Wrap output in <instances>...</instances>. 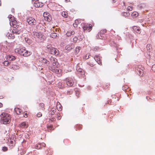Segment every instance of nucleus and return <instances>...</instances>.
I'll list each match as a JSON object with an SVG mask.
<instances>
[{
    "mask_svg": "<svg viewBox=\"0 0 155 155\" xmlns=\"http://www.w3.org/2000/svg\"><path fill=\"white\" fill-rule=\"evenodd\" d=\"M50 61L52 64H50L48 67V69L52 72L56 73H60L61 72V70L58 69L56 67L57 64V60L54 58L51 57L50 58Z\"/></svg>",
    "mask_w": 155,
    "mask_h": 155,
    "instance_id": "obj_1",
    "label": "nucleus"
},
{
    "mask_svg": "<svg viewBox=\"0 0 155 155\" xmlns=\"http://www.w3.org/2000/svg\"><path fill=\"white\" fill-rule=\"evenodd\" d=\"M0 116L1 117V122L2 124H7L10 123L11 117L9 114L3 113Z\"/></svg>",
    "mask_w": 155,
    "mask_h": 155,
    "instance_id": "obj_2",
    "label": "nucleus"
},
{
    "mask_svg": "<svg viewBox=\"0 0 155 155\" xmlns=\"http://www.w3.org/2000/svg\"><path fill=\"white\" fill-rule=\"evenodd\" d=\"M8 17L9 19V21H10V24L11 26L12 25V27L13 28H15L16 29L18 28L19 26L18 25L15 24V23H16L17 21H16L14 20V16L11 15H10L8 16Z\"/></svg>",
    "mask_w": 155,
    "mask_h": 155,
    "instance_id": "obj_3",
    "label": "nucleus"
},
{
    "mask_svg": "<svg viewBox=\"0 0 155 155\" xmlns=\"http://www.w3.org/2000/svg\"><path fill=\"white\" fill-rule=\"evenodd\" d=\"M143 67L141 65H138L136 68V71L139 76H142L144 73Z\"/></svg>",
    "mask_w": 155,
    "mask_h": 155,
    "instance_id": "obj_4",
    "label": "nucleus"
},
{
    "mask_svg": "<svg viewBox=\"0 0 155 155\" xmlns=\"http://www.w3.org/2000/svg\"><path fill=\"white\" fill-rule=\"evenodd\" d=\"M27 21L28 24L32 26L35 25L36 24V21L33 18L30 17L27 19Z\"/></svg>",
    "mask_w": 155,
    "mask_h": 155,
    "instance_id": "obj_5",
    "label": "nucleus"
},
{
    "mask_svg": "<svg viewBox=\"0 0 155 155\" xmlns=\"http://www.w3.org/2000/svg\"><path fill=\"white\" fill-rule=\"evenodd\" d=\"M40 61L45 65L48 68L50 64H52V63H51V61H50L47 60L45 59L44 58H41L40 59Z\"/></svg>",
    "mask_w": 155,
    "mask_h": 155,
    "instance_id": "obj_6",
    "label": "nucleus"
},
{
    "mask_svg": "<svg viewBox=\"0 0 155 155\" xmlns=\"http://www.w3.org/2000/svg\"><path fill=\"white\" fill-rule=\"evenodd\" d=\"M64 81L65 82L67 85L70 87L72 86L74 83L73 79L70 78H66L65 80Z\"/></svg>",
    "mask_w": 155,
    "mask_h": 155,
    "instance_id": "obj_7",
    "label": "nucleus"
},
{
    "mask_svg": "<svg viewBox=\"0 0 155 155\" xmlns=\"http://www.w3.org/2000/svg\"><path fill=\"white\" fill-rule=\"evenodd\" d=\"M91 24L88 25L87 24H84L83 27V28L84 31H86L88 32L90 31L92 29V26H91Z\"/></svg>",
    "mask_w": 155,
    "mask_h": 155,
    "instance_id": "obj_8",
    "label": "nucleus"
},
{
    "mask_svg": "<svg viewBox=\"0 0 155 155\" xmlns=\"http://www.w3.org/2000/svg\"><path fill=\"white\" fill-rule=\"evenodd\" d=\"M25 51V48H18L15 49V52L18 53V54L22 55L23 53V51Z\"/></svg>",
    "mask_w": 155,
    "mask_h": 155,
    "instance_id": "obj_9",
    "label": "nucleus"
},
{
    "mask_svg": "<svg viewBox=\"0 0 155 155\" xmlns=\"http://www.w3.org/2000/svg\"><path fill=\"white\" fill-rule=\"evenodd\" d=\"M52 54H54L55 55H58L59 54V51L57 49H56L54 48H51V49L50 50L49 52Z\"/></svg>",
    "mask_w": 155,
    "mask_h": 155,
    "instance_id": "obj_10",
    "label": "nucleus"
},
{
    "mask_svg": "<svg viewBox=\"0 0 155 155\" xmlns=\"http://www.w3.org/2000/svg\"><path fill=\"white\" fill-rule=\"evenodd\" d=\"M34 35L35 38L41 39L43 37V34L41 32H34Z\"/></svg>",
    "mask_w": 155,
    "mask_h": 155,
    "instance_id": "obj_11",
    "label": "nucleus"
},
{
    "mask_svg": "<svg viewBox=\"0 0 155 155\" xmlns=\"http://www.w3.org/2000/svg\"><path fill=\"white\" fill-rule=\"evenodd\" d=\"M105 32V30L104 31H103L102 32L101 31L100 33H98L97 35L96 38H99L100 39H103L104 37V35L103 34V33Z\"/></svg>",
    "mask_w": 155,
    "mask_h": 155,
    "instance_id": "obj_12",
    "label": "nucleus"
},
{
    "mask_svg": "<svg viewBox=\"0 0 155 155\" xmlns=\"http://www.w3.org/2000/svg\"><path fill=\"white\" fill-rule=\"evenodd\" d=\"M44 4L41 2L36 1L34 4V6L36 8L41 7H42Z\"/></svg>",
    "mask_w": 155,
    "mask_h": 155,
    "instance_id": "obj_13",
    "label": "nucleus"
},
{
    "mask_svg": "<svg viewBox=\"0 0 155 155\" xmlns=\"http://www.w3.org/2000/svg\"><path fill=\"white\" fill-rule=\"evenodd\" d=\"M74 45L72 43L67 45L65 47V49L66 50H70L71 49L74 48Z\"/></svg>",
    "mask_w": 155,
    "mask_h": 155,
    "instance_id": "obj_14",
    "label": "nucleus"
},
{
    "mask_svg": "<svg viewBox=\"0 0 155 155\" xmlns=\"http://www.w3.org/2000/svg\"><path fill=\"white\" fill-rule=\"evenodd\" d=\"M22 55L23 56L27 57L30 55L31 54V52L30 51L26 50V48H25V51H23V53Z\"/></svg>",
    "mask_w": 155,
    "mask_h": 155,
    "instance_id": "obj_15",
    "label": "nucleus"
},
{
    "mask_svg": "<svg viewBox=\"0 0 155 155\" xmlns=\"http://www.w3.org/2000/svg\"><path fill=\"white\" fill-rule=\"evenodd\" d=\"M94 59L98 64H101V61H100V57L99 55L95 56L94 57Z\"/></svg>",
    "mask_w": 155,
    "mask_h": 155,
    "instance_id": "obj_16",
    "label": "nucleus"
},
{
    "mask_svg": "<svg viewBox=\"0 0 155 155\" xmlns=\"http://www.w3.org/2000/svg\"><path fill=\"white\" fill-rule=\"evenodd\" d=\"M74 33L75 32L74 31H70L67 32L66 35L68 37H69L71 35H74Z\"/></svg>",
    "mask_w": 155,
    "mask_h": 155,
    "instance_id": "obj_17",
    "label": "nucleus"
},
{
    "mask_svg": "<svg viewBox=\"0 0 155 155\" xmlns=\"http://www.w3.org/2000/svg\"><path fill=\"white\" fill-rule=\"evenodd\" d=\"M15 110L18 114H21V113H23L21 109L18 108H15Z\"/></svg>",
    "mask_w": 155,
    "mask_h": 155,
    "instance_id": "obj_18",
    "label": "nucleus"
},
{
    "mask_svg": "<svg viewBox=\"0 0 155 155\" xmlns=\"http://www.w3.org/2000/svg\"><path fill=\"white\" fill-rule=\"evenodd\" d=\"M76 69L81 74H84L83 70L82 69L79 68V67L78 66V65L76 67Z\"/></svg>",
    "mask_w": 155,
    "mask_h": 155,
    "instance_id": "obj_19",
    "label": "nucleus"
},
{
    "mask_svg": "<svg viewBox=\"0 0 155 155\" xmlns=\"http://www.w3.org/2000/svg\"><path fill=\"white\" fill-rule=\"evenodd\" d=\"M20 127L22 128H26L28 127V124L26 122H23L20 124Z\"/></svg>",
    "mask_w": 155,
    "mask_h": 155,
    "instance_id": "obj_20",
    "label": "nucleus"
},
{
    "mask_svg": "<svg viewBox=\"0 0 155 155\" xmlns=\"http://www.w3.org/2000/svg\"><path fill=\"white\" fill-rule=\"evenodd\" d=\"M7 58L10 61H13L16 58L13 55H8V56Z\"/></svg>",
    "mask_w": 155,
    "mask_h": 155,
    "instance_id": "obj_21",
    "label": "nucleus"
},
{
    "mask_svg": "<svg viewBox=\"0 0 155 155\" xmlns=\"http://www.w3.org/2000/svg\"><path fill=\"white\" fill-rule=\"evenodd\" d=\"M58 34L56 33L52 32L50 34V36L52 38H55L57 37L58 36Z\"/></svg>",
    "mask_w": 155,
    "mask_h": 155,
    "instance_id": "obj_22",
    "label": "nucleus"
},
{
    "mask_svg": "<svg viewBox=\"0 0 155 155\" xmlns=\"http://www.w3.org/2000/svg\"><path fill=\"white\" fill-rule=\"evenodd\" d=\"M146 5L142 3L139 5L137 7L138 8L141 9L144 8L145 7Z\"/></svg>",
    "mask_w": 155,
    "mask_h": 155,
    "instance_id": "obj_23",
    "label": "nucleus"
},
{
    "mask_svg": "<svg viewBox=\"0 0 155 155\" xmlns=\"http://www.w3.org/2000/svg\"><path fill=\"white\" fill-rule=\"evenodd\" d=\"M25 40L26 42L29 44L31 43L32 42V40L27 38H25Z\"/></svg>",
    "mask_w": 155,
    "mask_h": 155,
    "instance_id": "obj_24",
    "label": "nucleus"
},
{
    "mask_svg": "<svg viewBox=\"0 0 155 155\" xmlns=\"http://www.w3.org/2000/svg\"><path fill=\"white\" fill-rule=\"evenodd\" d=\"M58 84L59 87L60 88H62L64 87V82H60Z\"/></svg>",
    "mask_w": 155,
    "mask_h": 155,
    "instance_id": "obj_25",
    "label": "nucleus"
},
{
    "mask_svg": "<svg viewBox=\"0 0 155 155\" xmlns=\"http://www.w3.org/2000/svg\"><path fill=\"white\" fill-rule=\"evenodd\" d=\"M79 21L80 20L79 19H77L75 21V22L74 23V27H77L78 25L80 22Z\"/></svg>",
    "mask_w": 155,
    "mask_h": 155,
    "instance_id": "obj_26",
    "label": "nucleus"
},
{
    "mask_svg": "<svg viewBox=\"0 0 155 155\" xmlns=\"http://www.w3.org/2000/svg\"><path fill=\"white\" fill-rule=\"evenodd\" d=\"M138 13L137 12H134L131 14V15L133 17L135 18L138 16Z\"/></svg>",
    "mask_w": 155,
    "mask_h": 155,
    "instance_id": "obj_27",
    "label": "nucleus"
},
{
    "mask_svg": "<svg viewBox=\"0 0 155 155\" xmlns=\"http://www.w3.org/2000/svg\"><path fill=\"white\" fill-rule=\"evenodd\" d=\"M75 94L76 96L78 97L80 94L79 90L77 88H76L74 89Z\"/></svg>",
    "mask_w": 155,
    "mask_h": 155,
    "instance_id": "obj_28",
    "label": "nucleus"
},
{
    "mask_svg": "<svg viewBox=\"0 0 155 155\" xmlns=\"http://www.w3.org/2000/svg\"><path fill=\"white\" fill-rule=\"evenodd\" d=\"M13 34H15L16 35L19 34L20 33V31L17 29H13L12 31Z\"/></svg>",
    "mask_w": 155,
    "mask_h": 155,
    "instance_id": "obj_29",
    "label": "nucleus"
},
{
    "mask_svg": "<svg viewBox=\"0 0 155 155\" xmlns=\"http://www.w3.org/2000/svg\"><path fill=\"white\" fill-rule=\"evenodd\" d=\"M133 29L135 31H136L137 33H139L140 32V29L139 28H138L136 26H134L133 28Z\"/></svg>",
    "mask_w": 155,
    "mask_h": 155,
    "instance_id": "obj_30",
    "label": "nucleus"
},
{
    "mask_svg": "<svg viewBox=\"0 0 155 155\" xmlns=\"http://www.w3.org/2000/svg\"><path fill=\"white\" fill-rule=\"evenodd\" d=\"M130 15V13L129 12H123L122 13V15L124 16H128Z\"/></svg>",
    "mask_w": 155,
    "mask_h": 155,
    "instance_id": "obj_31",
    "label": "nucleus"
},
{
    "mask_svg": "<svg viewBox=\"0 0 155 155\" xmlns=\"http://www.w3.org/2000/svg\"><path fill=\"white\" fill-rule=\"evenodd\" d=\"M56 110L55 109H52L51 110V113L50 114L51 115H53L54 114V113L55 112Z\"/></svg>",
    "mask_w": 155,
    "mask_h": 155,
    "instance_id": "obj_32",
    "label": "nucleus"
},
{
    "mask_svg": "<svg viewBox=\"0 0 155 155\" xmlns=\"http://www.w3.org/2000/svg\"><path fill=\"white\" fill-rule=\"evenodd\" d=\"M81 47H77L76 48L75 52L77 53H79L80 50H81Z\"/></svg>",
    "mask_w": 155,
    "mask_h": 155,
    "instance_id": "obj_33",
    "label": "nucleus"
},
{
    "mask_svg": "<svg viewBox=\"0 0 155 155\" xmlns=\"http://www.w3.org/2000/svg\"><path fill=\"white\" fill-rule=\"evenodd\" d=\"M53 47H52L51 45H48L47 46V48L48 49V51L50 52V50Z\"/></svg>",
    "mask_w": 155,
    "mask_h": 155,
    "instance_id": "obj_34",
    "label": "nucleus"
},
{
    "mask_svg": "<svg viewBox=\"0 0 155 155\" xmlns=\"http://www.w3.org/2000/svg\"><path fill=\"white\" fill-rule=\"evenodd\" d=\"M62 15L63 16L66 18L67 17V13L65 12H63L62 13Z\"/></svg>",
    "mask_w": 155,
    "mask_h": 155,
    "instance_id": "obj_35",
    "label": "nucleus"
},
{
    "mask_svg": "<svg viewBox=\"0 0 155 155\" xmlns=\"http://www.w3.org/2000/svg\"><path fill=\"white\" fill-rule=\"evenodd\" d=\"M152 48V46L150 44H148L147 46V50H150Z\"/></svg>",
    "mask_w": 155,
    "mask_h": 155,
    "instance_id": "obj_36",
    "label": "nucleus"
},
{
    "mask_svg": "<svg viewBox=\"0 0 155 155\" xmlns=\"http://www.w3.org/2000/svg\"><path fill=\"white\" fill-rule=\"evenodd\" d=\"M78 40V38L77 37H74L73 38V42L74 43H76Z\"/></svg>",
    "mask_w": 155,
    "mask_h": 155,
    "instance_id": "obj_37",
    "label": "nucleus"
},
{
    "mask_svg": "<svg viewBox=\"0 0 155 155\" xmlns=\"http://www.w3.org/2000/svg\"><path fill=\"white\" fill-rule=\"evenodd\" d=\"M111 45L114 47H117V44L115 43L114 41H113L112 43H111Z\"/></svg>",
    "mask_w": 155,
    "mask_h": 155,
    "instance_id": "obj_38",
    "label": "nucleus"
},
{
    "mask_svg": "<svg viewBox=\"0 0 155 155\" xmlns=\"http://www.w3.org/2000/svg\"><path fill=\"white\" fill-rule=\"evenodd\" d=\"M133 9V6H131L128 7L127 8V10L128 11H131Z\"/></svg>",
    "mask_w": 155,
    "mask_h": 155,
    "instance_id": "obj_39",
    "label": "nucleus"
},
{
    "mask_svg": "<svg viewBox=\"0 0 155 155\" xmlns=\"http://www.w3.org/2000/svg\"><path fill=\"white\" fill-rule=\"evenodd\" d=\"M36 116L38 117H40L42 116V114L40 112H39L36 114Z\"/></svg>",
    "mask_w": 155,
    "mask_h": 155,
    "instance_id": "obj_40",
    "label": "nucleus"
},
{
    "mask_svg": "<svg viewBox=\"0 0 155 155\" xmlns=\"http://www.w3.org/2000/svg\"><path fill=\"white\" fill-rule=\"evenodd\" d=\"M3 63L5 66H7L8 65L9 62L8 61H5L3 62Z\"/></svg>",
    "mask_w": 155,
    "mask_h": 155,
    "instance_id": "obj_41",
    "label": "nucleus"
},
{
    "mask_svg": "<svg viewBox=\"0 0 155 155\" xmlns=\"http://www.w3.org/2000/svg\"><path fill=\"white\" fill-rule=\"evenodd\" d=\"M16 139V138H13V140L14 141H13V140H11L10 141V143L12 144H14V143H15V140Z\"/></svg>",
    "mask_w": 155,
    "mask_h": 155,
    "instance_id": "obj_42",
    "label": "nucleus"
},
{
    "mask_svg": "<svg viewBox=\"0 0 155 155\" xmlns=\"http://www.w3.org/2000/svg\"><path fill=\"white\" fill-rule=\"evenodd\" d=\"M152 71L155 72V64H153L152 66Z\"/></svg>",
    "mask_w": 155,
    "mask_h": 155,
    "instance_id": "obj_43",
    "label": "nucleus"
},
{
    "mask_svg": "<svg viewBox=\"0 0 155 155\" xmlns=\"http://www.w3.org/2000/svg\"><path fill=\"white\" fill-rule=\"evenodd\" d=\"M36 147L37 149H39L41 147V144H40V143H39L37 145Z\"/></svg>",
    "mask_w": 155,
    "mask_h": 155,
    "instance_id": "obj_44",
    "label": "nucleus"
},
{
    "mask_svg": "<svg viewBox=\"0 0 155 155\" xmlns=\"http://www.w3.org/2000/svg\"><path fill=\"white\" fill-rule=\"evenodd\" d=\"M49 14L48 13H45L44 12L43 14L44 16L45 17H47V18L48 17V16L49 15Z\"/></svg>",
    "mask_w": 155,
    "mask_h": 155,
    "instance_id": "obj_45",
    "label": "nucleus"
},
{
    "mask_svg": "<svg viewBox=\"0 0 155 155\" xmlns=\"http://www.w3.org/2000/svg\"><path fill=\"white\" fill-rule=\"evenodd\" d=\"M8 148L5 147H2V150L4 151H5L7 150Z\"/></svg>",
    "mask_w": 155,
    "mask_h": 155,
    "instance_id": "obj_46",
    "label": "nucleus"
},
{
    "mask_svg": "<svg viewBox=\"0 0 155 155\" xmlns=\"http://www.w3.org/2000/svg\"><path fill=\"white\" fill-rule=\"evenodd\" d=\"M8 37L12 38H14V36L12 34H9L8 36Z\"/></svg>",
    "mask_w": 155,
    "mask_h": 155,
    "instance_id": "obj_47",
    "label": "nucleus"
},
{
    "mask_svg": "<svg viewBox=\"0 0 155 155\" xmlns=\"http://www.w3.org/2000/svg\"><path fill=\"white\" fill-rule=\"evenodd\" d=\"M24 117H28V114H27V113L26 111V112H24Z\"/></svg>",
    "mask_w": 155,
    "mask_h": 155,
    "instance_id": "obj_48",
    "label": "nucleus"
},
{
    "mask_svg": "<svg viewBox=\"0 0 155 155\" xmlns=\"http://www.w3.org/2000/svg\"><path fill=\"white\" fill-rule=\"evenodd\" d=\"M99 49V48L98 47H95L94 48V50L95 51H97Z\"/></svg>",
    "mask_w": 155,
    "mask_h": 155,
    "instance_id": "obj_49",
    "label": "nucleus"
},
{
    "mask_svg": "<svg viewBox=\"0 0 155 155\" xmlns=\"http://www.w3.org/2000/svg\"><path fill=\"white\" fill-rule=\"evenodd\" d=\"M12 68H13V69H18V67L17 66L14 65Z\"/></svg>",
    "mask_w": 155,
    "mask_h": 155,
    "instance_id": "obj_50",
    "label": "nucleus"
},
{
    "mask_svg": "<svg viewBox=\"0 0 155 155\" xmlns=\"http://www.w3.org/2000/svg\"><path fill=\"white\" fill-rule=\"evenodd\" d=\"M40 144H41V147H44L45 146V144L44 143H42L41 144L40 143Z\"/></svg>",
    "mask_w": 155,
    "mask_h": 155,
    "instance_id": "obj_51",
    "label": "nucleus"
},
{
    "mask_svg": "<svg viewBox=\"0 0 155 155\" xmlns=\"http://www.w3.org/2000/svg\"><path fill=\"white\" fill-rule=\"evenodd\" d=\"M62 106H61L59 108H58V110L59 111H61L62 110V108H61Z\"/></svg>",
    "mask_w": 155,
    "mask_h": 155,
    "instance_id": "obj_52",
    "label": "nucleus"
},
{
    "mask_svg": "<svg viewBox=\"0 0 155 155\" xmlns=\"http://www.w3.org/2000/svg\"><path fill=\"white\" fill-rule=\"evenodd\" d=\"M40 106H41V107H43L44 106V104L43 103H41L40 104Z\"/></svg>",
    "mask_w": 155,
    "mask_h": 155,
    "instance_id": "obj_53",
    "label": "nucleus"
},
{
    "mask_svg": "<svg viewBox=\"0 0 155 155\" xmlns=\"http://www.w3.org/2000/svg\"><path fill=\"white\" fill-rule=\"evenodd\" d=\"M58 116L57 117V118H58V120H60L61 118V117H60L61 116H60V114H58Z\"/></svg>",
    "mask_w": 155,
    "mask_h": 155,
    "instance_id": "obj_54",
    "label": "nucleus"
},
{
    "mask_svg": "<svg viewBox=\"0 0 155 155\" xmlns=\"http://www.w3.org/2000/svg\"><path fill=\"white\" fill-rule=\"evenodd\" d=\"M72 93L71 91H68L67 92V94H71Z\"/></svg>",
    "mask_w": 155,
    "mask_h": 155,
    "instance_id": "obj_55",
    "label": "nucleus"
},
{
    "mask_svg": "<svg viewBox=\"0 0 155 155\" xmlns=\"http://www.w3.org/2000/svg\"><path fill=\"white\" fill-rule=\"evenodd\" d=\"M2 106V104L1 103H0V107H1Z\"/></svg>",
    "mask_w": 155,
    "mask_h": 155,
    "instance_id": "obj_56",
    "label": "nucleus"
},
{
    "mask_svg": "<svg viewBox=\"0 0 155 155\" xmlns=\"http://www.w3.org/2000/svg\"><path fill=\"white\" fill-rule=\"evenodd\" d=\"M112 1L113 3H115L116 2V0H112Z\"/></svg>",
    "mask_w": 155,
    "mask_h": 155,
    "instance_id": "obj_57",
    "label": "nucleus"
},
{
    "mask_svg": "<svg viewBox=\"0 0 155 155\" xmlns=\"http://www.w3.org/2000/svg\"><path fill=\"white\" fill-rule=\"evenodd\" d=\"M12 11L13 12H14V9H12Z\"/></svg>",
    "mask_w": 155,
    "mask_h": 155,
    "instance_id": "obj_58",
    "label": "nucleus"
},
{
    "mask_svg": "<svg viewBox=\"0 0 155 155\" xmlns=\"http://www.w3.org/2000/svg\"><path fill=\"white\" fill-rule=\"evenodd\" d=\"M65 1L66 2H68L70 0H65Z\"/></svg>",
    "mask_w": 155,
    "mask_h": 155,
    "instance_id": "obj_59",
    "label": "nucleus"
},
{
    "mask_svg": "<svg viewBox=\"0 0 155 155\" xmlns=\"http://www.w3.org/2000/svg\"><path fill=\"white\" fill-rule=\"evenodd\" d=\"M52 120H51V121H54V120L55 119H53V118H52Z\"/></svg>",
    "mask_w": 155,
    "mask_h": 155,
    "instance_id": "obj_60",
    "label": "nucleus"
},
{
    "mask_svg": "<svg viewBox=\"0 0 155 155\" xmlns=\"http://www.w3.org/2000/svg\"><path fill=\"white\" fill-rule=\"evenodd\" d=\"M1 0H0V6L1 5Z\"/></svg>",
    "mask_w": 155,
    "mask_h": 155,
    "instance_id": "obj_61",
    "label": "nucleus"
},
{
    "mask_svg": "<svg viewBox=\"0 0 155 155\" xmlns=\"http://www.w3.org/2000/svg\"><path fill=\"white\" fill-rule=\"evenodd\" d=\"M88 58H88H87V56H86V59H87V58Z\"/></svg>",
    "mask_w": 155,
    "mask_h": 155,
    "instance_id": "obj_62",
    "label": "nucleus"
}]
</instances>
